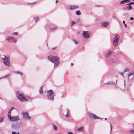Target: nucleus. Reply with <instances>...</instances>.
I'll use <instances>...</instances> for the list:
<instances>
[{"mask_svg": "<svg viewBox=\"0 0 134 134\" xmlns=\"http://www.w3.org/2000/svg\"><path fill=\"white\" fill-rule=\"evenodd\" d=\"M48 59L54 63V66H57L59 64V58L56 57L50 56L48 57Z\"/></svg>", "mask_w": 134, "mask_h": 134, "instance_id": "obj_1", "label": "nucleus"}, {"mask_svg": "<svg viewBox=\"0 0 134 134\" xmlns=\"http://www.w3.org/2000/svg\"><path fill=\"white\" fill-rule=\"evenodd\" d=\"M16 93L18 99L21 102H23L28 100L24 96L23 94L20 93L19 91L16 92Z\"/></svg>", "mask_w": 134, "mask_h": 134, "instance_id": "obj_2", "label": "nucleus"}, {"mask_svg": "<svg viewBox=\"0 0 134 134\" xmlns=\"http://www.w3.org/2000/svg\"><path fill=\"white\" fill-rule=\"evenodd\" d=\"M54 92L53 90H50L47 92L46 96L48 99L51 100H54Z\"/></svg>", "mask_w": 134, "mask_h": 134, "instance_id": "obj_3", "label": "nucleus"}, {"mask_svg": "<svg viewBox=\"0 0 134 134\" xmlns=\"http://www.w3.org/2000/svg\"><path fill=\"white\" fill-rule=\"evenodd\" d=\"M1 58L3 59L4 64L9 66L10 65V63L9 62V58L5 55H2L1 56Z\"/></svg>", "mask_w": 134, "mask_h": 134, "instance_id": "obj_4", "label": "nucleus"}, {"mask_svg": "<svg viewBox=\"0 0 134 134\" xmlns=\"http://www.w3.org/2000/svg\"><path fill=\"white\" fill-rule=\"evenodd\" d=\"M8 118L9 119L10 121L13 122H16L20 119L18 116H12L10 114L8 115Z\"/></svg>", "mask_w": 134, "mask_h": 134, "instance_id": "obj_5", "label": "nucleus"}, {"mask_svg": "<svg viewBox=\"0 0 134 134\" xmlns=\"http://www.w3.org/2000/svg\"><path fill=\"white\" fill-rule=\"evenodd\" d=\"M119 38L120 36L118 35H116L113 38V43L115 46H116L118 45Z\"/></svg>", "mask_w": 134, "mask_h": 134, "instance_id": "obj_6", "label": "nucleus"}, {"mask_svg": "<svg viewBox=\"0 0 134 134\" xmlns=\"http://www.w3.org/2000/svg\"><path fill=\"white\" fill-rule=\"evenodd\" d=\"M87 114L90 117H92L94 119H102V118H100L99 117L95 115L92 113H91L88 112L87 113Z\"/></svg>", "mask_w": 134, "mask_h": 134, "instance_id": "obj_7", "label": "nucleus"}, {"mask_svg": "<svg viewBox=\"0 0 134 134\" xmlns=\"http://www.w3.org/2000/svg\"><path fill=\"white\" fill-rule=\"evenodd\" d=\"M6 38L7 41L10 42H14L15 43H16V40L15 39V38L13 37L7 36L6 37Z\"/></svg>", "mask_w": 134, "mask_h": 134, "instance_id": "obj_8", "label": "nucleus"}, {"mask_svg": "<svg viewBox=\"0 0 134 134\" xmlns=\"http://www.w3.org/2000/svg\"><path fill=\"white\" fill-rule=\"evenodd\" d=\"M90 33L89 32L83 31L82 35L83 37L85 38H88L90 35Z\"/></svg>", "mask_w": 134, "mask_h": 134, "instance_id": "obj_9", "label": "nucleus"}, {"mask_svg": "<svg viewBox=\"0 0 134 134\" xmlns=\"http://www.w3.org/2000/svg\"><path fill=\"white\" fill-rule=\"evenodd\" d=\"M22 114L24 118L26 119H30L31 118L30 116H29V113L27 112H23L22 113Z\"/></svg>", "mask_w": 134, "mask_h": 134, "instance_id": "obj_10", "label": "nucleus"}, {"mask_svg": "<svg viewBox=\"0 0 134 134\" xmlns=\"http://www.w3.org/2000/svg\"><path fill=\"white\" fill-rule=\"evenodd\" d=\"M18 123H17L16 124L14 125L13 124L12 125V127L13 129H19L20 127Z\"/></svg>", "mask_w": 134, "mask_h": 134, "instance_id": "obj_11", "label": "nucleus"}, {"mask_svg": "<svg viewBox=\"0 0 134 134\" xmlns=\"http://www.w3.org/2000/svg\"><path fill=\"white\" fill-rule=\"evenodd\" d=\"M134 77V76L131 73H130L128 75V79L129 80H131Z\"/></svg>", "mask_w": 134, "mask_h": 134, "instance_id": "obj_12", "label": "nucleus"}, {"mask_svg": "<svg viewBox=\"0 0 134 134\" xmlns=\"http://www.w3.org/2000/svg\"><path fill=\"white\" fill-rule=\"evenodd\" d=\"M78 8V6L76 5H71L70 9L71 10H74Z\"/></svg>", "mask_w": 134, "mask_h": 134, "instance_id": "obj_13", "label": "nucleus"}, {"mask_svg": "<svg viewBox=\"0 0 134 134\" xmlns=\"http://www.w3.org/2000/svg\"><path fill=\"white\" fill-rule=\"evenodd\" d=\"M101 25L103 26L107 27L109 25V23L107 21L103 22Z\"/></svg>", "mask_w": 134, "mask_h": 134, "instance_id": "obj_14", "label": "nucleus"}, {"mask_svg": "<svg viewBox=\"0 0 134 134\" xmlns=\"http://www.w3.org/2000/svg\"><path fill=\"white\" fill-rule=\"evenodd\" d=\"M130 0H123L120 1V4H123L128 2H130Z\"/></svg>", "mask_w": 134, "mask_h": 134, "instance_id": "obj_15", "label": "nucleus"}, {"mask_svg": "<svg viewBox=\"0 0 134 134\" xmlns=\"http://www.w3.org/2000/svg\"><path fill=\"white\" fill-rule=\"evenodd\" d=\"M127 5L126 6V9L127 10H130L132 9V6L130 5Z\"/></svg>", "mask_w": 134, "mask_h": 134, "instance_id": "obj_16", "label": "nucleus"}, {"mask_svg": "<svg viewBox=\"0 0 134 134\" xmlns=\"http://www.w3.org/2000/svg\"><path fill=\"white\" fill-rule=\"evenodd\" d=\"M111 55V51H109L106 54L107 57H108L110 56Z\"/></svg>", "mask_w": 134, "mask_h": 134, "instance_id": "obj_17", "label": "nucleus"}, {"mask_svg": "<svg viewBox=\"0 0 134 134\" xmlns=\"http://www.w3.org/2000/svg\"><path fill=\"white\" fill-rule=\"evenodd\" d=\"M14 109H15V108L14 107H12L8 111V114H10V115H11V111Z\"/></svg>", "mask_w": 134, "mask_h": 134, "instance_id": "obj_18", "label": "nucleus"}, {"mask_svg": "<svg viewBox=\"0 0 134 134\" xmlns=\"http://www.w3.org/2000/svg\"><path fill=\"white\" fill-rule=\"evenodd\" d=\"M15 72L17 74L20 75L21 76H22L23 74V73L20 72V71H15Z\"/></svg>", "mask_w": 134, "mask_h": 134, "instance_id": "obj_19", "label": "nucleus"}, {"mask_svg": "<svg viewBox=\"0 0 134 134\" xmlns=\"http://www.w3.org/2000/svg\"><path fill=\"white\" fill-rule=\"evenodd\" d=\"M76 14L77 15H79L81 14L80 11L79 10H78L76 12Z\"/></svg>", "mask_w": 134, "mask_h": 134, "instance_id": "obj_20", "label": "nucleus"}, {"mask_svg": "<svg viewBox=\"0 0 134 134\" xmlns=\"http://www.w3.org/2000/svg\"><path fill=\"white\" fill-rule=\"evenodd\" d=\"M43 87V86H42L40 90V93L41 94L43 92V90L42 89V87Z\"/></svg>", "mask_w": 134, "mask_h": 134, "instance_id": "obj_21", "label": "nucleus"}, {"mask_svg": "<svg viewBox=\"0 0 134 134\" xmlns=\"http://www.w3.org/2000/svg\"><path fill=\"white\" fill-rule=\"evenodd\" d=\"M4 117H2L0 118V123L2 122L4 120Z\"/></svg>", "mask_w": 134, "mask_h": 134, "instance_id": "obj_22", "label": "nucleus"}, {"mask_svg": "<svg viewBox=\"0 0 134 134\" xmlns=\"http://www.w3.org/2000/svg\"><path fill=\"white\" fill-rule=\"evenodd\" d=\"M52 125L53 126V128L55 130H57V126H55L54 124H52Z\"/></svg>", "mask_w": 134, "mask_h": 134, "instance_id": "obj_23", "label": "nucleus"}, {"mask_svg": "<svg viewBox=\"0 0 134 134\" xmlns=\"http://www.w3.org/2000/svg\"><path fill=\"white\" fill-rule=\"evenodd\" d=\"M117 81H116V82L115 83V82H113V81H110V84H111V85H112H112H115V84H116L117 83Z\"/></svg>", "mask_w": 134, "mask_h": 134, "instance_id": "obj_24", "label": "nucleus"}, {"mask_svg": "<svg viewBox=\"0 0 134 134\" xmlns=\"http://www.w3.org/2000/svg\"><path fill=\"white\" fill-rule=\"evenodd\" d=\"M76 23V22H75L74 21H72L71 22V23L70 25L71 26H72L73 25H74V24H75Z\"/></svg>", "mask_w": 134, "mask_h": 134, "instance_id": "obj_25", "label": "nucleus"}, {"mask_svg": "<svg viewBox=\"0 0 134 134\" xmlns=\"http://www.w3.org/2000/svg\"><path fill=\"white\" fill-rule=\"evenodd\" d=\"M83 126H81L77 129V130L78 131H80L82 130L83 129Z\"/></svg>", "mask_w": 134, "mask_h": 134, "instance_id": "obj_26", "label": "nucleus"}, {"mask_svg": "<svg viewBox=\"0 0 134 134\" xmlns=\"http://www.w3.org/2000/svg\"><path fill=\"white\" fill-rule=\"evenodd\" d=\"M57 27H51V28H50V30H54L55 29H56Z\"/></svg>", "mask_w": 134, "mask_h": 134, "instance_id": "obj_27", "label": "nucleus"}, {"mask_svg": "<svg viewBox=\"0 0 134 134\" xmlns=\"http://www.w3.org/2000/svg\"><path fill=\"white\" fill-rule=\"evenodd\" d=\"M134 4V2H130L129 3H127V5H129H129H132V4Z\"/></svg>", "mask_w": 134, "mask_h": 134, "instance_id": "obj_28", "label": "nucleus"}, {"mask_svg": "<svg viewBox=\"0 0 134 134\" xmlns=\"http://www.w3.org/2000/svg\"><path fill=\"white\" fill-rule=\"evenodd\" d=\"M34 19L36 22H37L39 19V18L38 17L34 18Z\"/></svg>", "mask_w": 134, "mask_h": 134, "instance_id": "obj_29", "label": "nucleus"}, {"mask_svg": "<svg viewBox=\"0 0 134 134\" xmlns=\"http://www.w3.org/2000/svg\"><path fill=\"white\" fill-rule=\"evenodd\" d=\"M129 71V69L127 68H126V69H125L124 71V72Z\"/></svg>", "mask_w": 134, "mask_h": 134, "instance_id": "obj_30", "label": "nucleus"}, {"mask_svg": "<svg viewBox=\"0 0 134 134\" xmlns=\"http://www.w3.org/2000/svg\"><path fill=\"white\" fill-rule=\"evenodd\" d=\"M9 75H10L9 74L7 75H5L2 78L3 79L4 78H7V77H9Z\"/></svg>", "mask_w": 134, "mask_h": 134, "instance_id": "obj_31", "label": "nucleus"}, {"mask_svg": "<svg viewBox=\"0 0 134 134\" xmlns=\"http://www.w3.org/2000/svg\"><path fill=\"white\" fill-rule=\"evenodd\" d=\"M110 133H111V131L112 130V126L111 124H110Z\"/></svg>", "mask_w": 134, "mask_h": 134, "instance_id": "obj_32", "label": "nucleus"}, {"mask_svg": "<svg viewBox=\"0 0 134 134\" xmlns=\"http://www.w3.org/2000/svg\"><path fill=\"white\" fill-rule=\"evenodd\" d=\"M13 34L14 35H18V32H16L13 33Z\"/></svg>", "mask_w": 134, "mask_h": 134, "instance_id": "obj_33", "label": "nucleus"}, {"mask_svg": "<svg viewBox=\"0 0 134 134\" xmlns=\"http://www.w3.org/2000/svg\"><path fill=\"white\" fill-rule=\"evenodd\" d=\"M73 41L75 42V43L76 44H77L78 43V42L76 40L74 39L73 40Z\"/></svg>", "mask_w": 134, "mask_h": 134, "instance_id": "obj_34", "label": "nucleus"}, {"mask_svg": "<svg viewBox=\"0 0 134 134\" xmlns=\"http://www.w3.org/2000/svg\"><path fill=\"white\" fill-rule=\"evenodd\" d=\"M130 134H134V130H131L130 131Z\"/></svg>", "mask_w": 134, "mask_h": 134, "instance_id": "obj_35", "label": "nucleus"}, {"mask_svg": "<svg viewBox=\"0 0 134 134\" xmlns=\"http://www.w3.org/2000/svg\"><path fill=\"white\" fill-rule=\"evenodd\" d=\"M67 110V111H68V112H67V114H66V115H65V116H66V117H69V115H68V114H67L68 113V112H69V111H68V110Z\"/></svg>", "mask_w": 134, "mask_h": 134, "instance_id": "obj_36", "label": "nucleus"}, {"mask_svg": "<svg viewBox=\"0 0 134 134\" xmlns=\"http://www.w3.org/2000/svg\"><path fill=\"white\" fill-rule=\"evenodd\" d=\"M124 72H121L120 74V75H121L122 76H123V77H124V76H123V74H124Z\"/></svg>", "mask_w": 134, "mask_h": 134, "instance_id": "obj_37", "label": "nucleus"}, {"mask_svg": "<svg viewBox=\"0 0 134 134\" xmlns=\"http://www.w3.org/2000/svg\"><path fill=\"white\" fill-rule=\"evenodd\" d=\"M105 84H108V85H110V82H108L107 83H104L103 84V85H104Z\"/></svg>", "mask_w": 134, "mask_h": 134, "instance_id": "obj_38", "label": "nucleus"}, {"mask_svg": "<svg viewBox=\"0 0 134 134\" xmlns=\"http://www.w3.org/2000/svg\"><path fill=\"white\" fill-rule=\"evenodd\" d=\"M16 133L15 131H13L12 132V134H16Z\"/></svg>", "mask_w": 134, "mask_h": 134, "instance_id": "obj_39", "label": "nucleus"}, {"mask_svg": "<svg viewBox=\"0 0 134 134\" xmlns=\"http://www.w3.org/2000/svg\"><path fill=\"white\" fill-rule=\"evenodd\" d=\"M133 18L132 17H131L130 18V20H133Z\"/></svg>", "mask_w": 134, "mask_h": 134, "instance_id": "obj_40", "label": "nucleus"}, {"mask_svg": "<svg viewBox=\"0 0 134 134\" xmlns=\"http://www.w3.org/2000/svg\"><path fill=\"white\" fill-rule=\"evenodd\" d=\"M131 74L134 76V71L131 72Z\"/></svg>", "mask_w": 134, "mask_h": 134, "instance_id": "obj_41", "label": "nucleus"}, {"mask_svg": "<svg viewBox=\"0 0 134 134\" xmlns=\"http://www.w3.org/2000/svg\"><path fill=\"white\" fill-rule=\"evenodd\" d=\"M68 134H73V133L72 132H69Z\"/></svg>", "mask_w": 134, "mask_h": 134, "instance_id": "obj_42", "label": "nucleus"}, {"mask_svg": "<svg viewBox=\"0 0 134 134\" xmlns=\"http://www.w3.org/2000/svg\"><path fill=\"white\" fill-rule=\"evenodd\" d=\"M125 26L126 27H127L126 24H124Z\"/></svg>", "mask_w": 134, "mask_h": 134, "instance_id": "obj_43", "label": "nucleus"}, {"mask_svg": "<svg viewBox=\"0 0 134 134\" xmlns=\"http://www.w3.org/2000/svg\"><path fill=\"white\" fill-rule=\"evenodd\" d=\"M122 23L124 24H125V21L124 20H123L122 21Z\"/></svg>", "mask_w": 134, "mask_h": 134, "instance_id": "obj_44", "label": "nucleus"}, {"mask_svg": "<svg viewBox=\"0 0 134 134\" xmlns=\"http://www.w3.org/2000/svg\"><path fill=\"white\" fill-rule=\"evenodd\" d=\"M133 126V130H134V124H132Z\"/></svg>", "mask_w": 134, "mask_h": 134, "instance_id": "obj_45", "label": "nucleus"}, {"mask_svg": "<svg viewBox=\"0 0 134 134\" xmlns=\"http://www.w3.org/2000/svg\"><path fill=\"white\" fill-rule=\"evenodd\" d=\"M124 81V86H125V80Z\"/></svg>", "mask_w": 134, "mask_h": 134, "instance_id": "obj_46", "label": "nucleus"}, {"mask_svg": "<svg viewBox=\"0 0 134 134\" xmlns=\"http://www.w3.org/2000/svg\"><path fill=\"white\" fill-rule=\"evenodd\" d=\"M58 0H56L55 1V3H56L57 2H58Z\"/></svg>", "mask_w": 134, "mask_h": 134, "instance_id": "obj_47", "label": "nucleus"}, {"mask_svg": "<svg viewBox=\"0 0 134 134\" xmlns=\"http://www.w3.org/2000/svg\"><path fill=\"white\" fill-rule=\"evenodd\" d=\"M55 47L53 48H52V49H55Z\"/></svg>", "mask_w": 134, "mask_h": 134, "instance_id": "obj_48", "label": "nucleus"}, {"mask_svg": "<svg viewBox=\"0 0 134 134\" xmlns=\"http://www.w3.org/2000/svg\"><path fill=\"white\" fill-rule=\"evenodd\" d=\"M19 132H18L17 133H16V134H19Z\"/></svg>", "mask_w": 134, "mask_h": 134, "instance_id": "obj_49", "label": "nucleus"}, {"mask_svg": "<svg viewBox=\"0 0 134 134\" xmlns=\"http://www.w3.org/2000/svg\"><path fill=\"white\" fill-rule=\"evenodd\" d=\"M36 3V2H35L33 3H32L31 4H34L35 3Z\"/></svg>", "mask_w": 134, "mask_h": 134, "instance_id": "obj_50", "label": "nucleus"}, {"mask_svg": "<svg viewBox=\"0 0 134 134\" xmlns=\"http://www.w3.org/2000/svg\"><path fill=\"white\" fill-rule=\"evenodd\" d=\"M115 88H116L117 87L116 85H115Z\"/></svg>", "mask_w": 134, "mask_h": 134, "instance_id": "obj_51", "label": "nucleus"}, {"mask_svg": "<svg viewBox=\"0 0 134 134\" xmlns=\"http://www.w3.org/2000/svg\"><path fill=\"white\" fill-rule=\"evenodd\" d=\"M107 119V118H105V119H104V120H106Z\"/></svg>", "mask_w": 134, "mask_h": 134, "instance_id": "obj_52", "label": "nucleus"}, {"mask_svg": "<svg viewBox=\"0 0 134 134\" xmlns=\"http://www.w3.org/2000/svg\"><path fill=\"white\" fill-rule=\"evenodd\" d=\"M71 65H73V64L72 63H71Z\"/></svg>", "mask_w": 134, "mask_h": 134, "instance_id": "obj_53", "label": "nucleus"}, {"mask_svg": "<svg viewBox=\"0 0 134 134\" xmlns=\"http://www.w3.org/2000/svg\"><path fill=\"white\" fill-rule=\"evenodd\" d=\"M2 79V78H0V80H1V79Z\"/></svg>", "mask_w": 134, "mask_h": 134, "instance_id": "obj_54", "label": "nucleus"}, {"mask_svg": "<svg viewBox=\"0 0 134 134\" xmlns=\"http://www.w3.org/2000/svg\"><path fill=\"white\" fill-rule=\"evenodd\" d=\"M20 123H21H21H22V122H20Z\"/></svg>", "mask_w": 134, "mask_h": 134, "instance_id": "obj_55", "label": "nucleus"}, {"mask_svg": "<svg viewBox=\"0 0 134 134\" xmlns=\"http://www.w3.org/2000/svg\"><path fill=\"white\" fill-rule=\"evenodd\" d=\"M132 0L134 1V0Z\"/></svg>", "mask_w": 134, "mask_h": 134, "instance_id": "obj_56", "label": "nucleus"}, {"mask_svg": "<svg viewBox=\"0 0 134 134\" xmlns=\"http://www.w3.org/2000/svg\"><path fill=\"white\" fill-rule=\"evenodd\" d=\"M1 99V98L0 97V99Z\"/></svg>", "mask_w": 134, "mask_h": 134, "instance_id": "obj_57", "label": "nucleus"}]
</instances>
